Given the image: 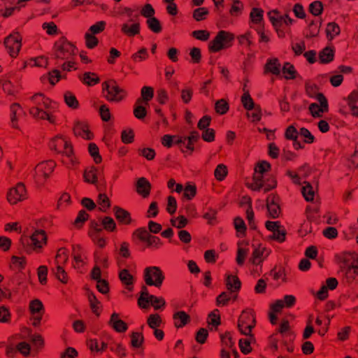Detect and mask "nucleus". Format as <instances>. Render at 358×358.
<instances>
[{
	"label": "nucleus",
	"instance_id": "f257e3e1",
	"mask_svg": "<svg viewBox=\"0 0 358 358\" xmlns=\"http://www.w3.org/2000/svg\"><path fill=\"white\" fill-rule=\"evenodd\" d=\"M29 114L36 120H48L50 123L55 122V117L51 115L48 110L51 106V101L43 94L37 93L33 95L29 101Z\"/></svg>",
	"mask_w": 358,
	"mask_h": 358
},
{
	"label": "nucleus",
	"instance_id": "f03ea898",
	"mask_svg": "<svg viewBox=\"0 0 358 358\" xmlns=\"http://www.w3.org/2000/svg\"><path fill=\"white\" fill-rule=\"evenodd\" d=\"M76 54V48L65 38H59L54 45V55L57 60L73 59Z\"/></svg>",
	"mask_w": 358,
	"mask_h": 358
},
{
	"label": "nucleus",
	"instance_id": "7ed1b4c3",
	"mask_svg": "<svg viewBox=\"0 0 358 358\" xmlns=\"http://www.w3.org/2000/svg\"><path fill=\"white\" fill-rule=\"evenodd\" d=\"M103 92H106L104 97L109 101L120 102L127 96V92L119 87L116 81L110 80L102 83Z\"/></svg>",
	"mask_w": 358,
	"mask_h": 358
},
{
	"label": "nucleus",
	"instance_id": "20e7f679",
	"mask_svg": "<svg viewBox=\"0 0 358 358\" xmlns=\"http://www.w3.org/2000/svg\"><path fill=\"white\" fill-rule=\"evenodd\" d=\"M28 199V193L24 183L18 182L10 188L6 194L7 201L10 205H17Z\"/></svg>",
	"mask_w": 358,
	"mask_h": 358
},
{
	"label": "nucleus",
	"instance_id": "39448f33",
	"mask_svg": "<svg viewBox=\"0 0 358 358\" xmlns=\"http://www.w3.org/2000/svg\"><path fill=\"white\" fill-rule=\"evenodd\" d=\"M233 40L234 36L232 34L225 31H220L215 38L210 42L209 50L212 52H216L222 49L227 48L231 45Z\"/></svg>",
	"mask_w": 358,
	"mask_h": 358
},
{
	"label": "nucleus",
	"instance_id": "423d86ee",
	"mask_svg": "<svg viewBox=\"0 0 358 358\" xmlns=\"http://www.w3.org/2000/svg\"><path fill=\"white\" fill-rule=\"evenodd\" d=\"M56 163L52 160L45 161L39 163L35 168V179L37 183L44 184L53 172Z\"/></svg>",
	"mask_w": 358,
	"mask_h": 358
},
{
	"label": "nucleus",
	"instance_id": "0eeeda50",
	"mask_svg": "<svg viewBox=\"0 0 358 358\" xmlns=\"http://www.w3.org/2000/svg\"><path fill=\"white\" fill-rule=\"evenodd\" d=\"M256 324L255 317L252 313L243 311L238 319V328L241 334L253 337L252 329Z\"/></svg>",
	"mask_w": 358,
	"mask_h": 358
},
{
	"label": "nucleus",
	"instance_id": "6e6552de",
	"mask_svg": "<svg viewBox=\"0 0 358 358\" xmlns=\"http://www.w3.org/2000/svg\"><path fill=\"white\" fill-rule=\"evenodd\" d=\"M164 280L162 270L157 266L148 267L144 271V280L146 285L159 287Z\"/></svg>",
	"mask_w": 358,
	"mask_h": 358
},
{
	"label": "nucleus",
	"instance_id": "1a4fd4ad",
	"mask_svg": "<svg viewBox=\"0 0 358 358\" xmlns=\"http://www.w3.org/2000/svg\"><path fill=\"white\" fill-rule=\"evenodd\" d=\"M22 37L18 33L10 34L4 40V45L12 57H16L22 46Z\"/></svg>",
	"mask_w": 358,
	"mask_h": 358
},
{
	"label": "nucleus",
	"instance_id": "9d476101",
	"mask_svg": "<svg viewBox=\"0 0 358 358\" xmlns=\"http://www.w3.org/2000/svg\"><path fill=\"white\" fill-rule=\"evenodd\" d=\"M317 99L320 103L319 106L317 103H313L309 106V110L313 117H320L321 113L325 112L328 108V103L326 97L322 93H317Z\"/></svg>",
	"mask_w": 358,
	"mask_h": 358
},
{
	"label": "nucleus",
	"instance_id": "9b49d317",
	"mask_svg": "<svg viewBox=\"0 0 358 358\" xmlns=\"http://www.w3.org/2000/svg\"><path fill=\"white\" fill-rule=\"evenodd\" d=\"M33 249L36 252H41L43 247L47 243V235L44 230H37L31 236Z\"/></svg>",
	"mask_w": 358,
	"mask_h": 358
},
{
	"label": "nucleus",
	"instance_id": "f8f14e48",
	"mask_svg": "<svg viewBox=\"0 0 358 358\" xmlns=\"http://www.w3.org/2000/svg\"><path fill=\"white\" fill-rule=\"evenodd\" d=\"M278 197L275 195L270 194L266 199V206L269 215L272 218L278 217L280 214V208L276 203Z\"/></svg>",
	"mask_w": 358,
	"mask_h": 358
},
{
	"label": "nucleus",
	"instance_id": "ddd939ff",
	"mask_svg": "<svg viewBox=\"0 0 358 358\" xmlns=\"http://www.w3.org/2000/svg\"><path fill=\"white\" fill-rule=\"evenodd\" d=\"M136 192L143 198H147L151 190V184L145 178H140L136 185Z\"/></svg>",
	"mask_w": 358,
	"mask_h": 358
},
{
	"label": "nucleus",
	"instance_id": "4468645a",
	"mask_svg": "<svg viewBox=\"0 0 358 358\" xmlns=\"http://www.w3.org/2000/svg\"><path fill=\"white\" fill-rule=\"evenodd\" d=\"M108 324L120 333L125 332L128 328L127 323L119 319V315L116 313L111 315Z\"/></svg>",
	"mask_w": 358,
	"mask_h": 358
},
{
	"label": "nucleus",
	"instance_id": "2eb2a0df",
	"mask_svg": "<svg viewBox=\"0 0 358 358\" xmlns=\"http://www.w3.org/2000/svg\"><path fill=\"white\" fill-rule=\"evenodd\" d=\"M268 252L265 247L259 245L252 252L250 262L255 265L262 263L264 259L268 255Z\"/></svg>",
	"mask_w": 358,
	"mask_h": 358
},
{
	"label": "nucleus",
	"instance_id": "dca6fc26",
	"mask_svg": "<svg viewBox=\"0 0 358 358\" xmlns=\"http://www.w3.org/2000/svg\"><path fill=\"white\" fill-rule=\"evenodd\" d=\"M73 132L76 136L90 140L92 138V134L90 131L88 125L84 122H77L73 127Z\"/></svg>",
	"mask_w": 358,
	"mask_h": 358
},
{
	"label": "nucleus",
	"instance_id": "f3484780",
	"mask_svg": "<svg viewBox=\"0 0 358 358\" xmlns=\"http://www.w3.org/2000/svg\"><path fill=\"white\" fill-rule=\"evenodd\" d=\"M121 31L128 37H134L140 33V23L135 22L132 24L123 23L121 26Z\"/></svg>",
	"mask_w": 358,
	"mask_h": 358
},
{
	"label": "nucleus",
	"instance_id": "a211bd4d",
	"mask_svg": "<svg viewBox=\"0 0 358 358\" xmlns=\"http://www.w3.org/2000/svg\"><path fill=\"white\" fill-rule=\"evenodd\" d=\"M173 319L176 328H182L190 322V316L182 310L175 313Z\"/></svg>",
	"mask_w": 358,
	"mask_h": 358
},
{
	"label": "nucleus",
	"instance_id": "6ab92c4d",
	"mask_svg": "<svg viewBox=\"0 0 358 358\" xmlns=\"http://www.w3.org/2000/svg\"><path fill=\"white\" fill-rule=\"evenodd\" d=\"M227 289L231 292H236L239 291L241 282L236 275H228L225 280Z\"/></svg>",
	"mask_w": 358,
	"mask_h": 358
},
{
	"label": "nucleus",
	"instance_id": "aec40b11",
	"mask_svg": "<svg viewBox=\"0 0 358 358\" xmlns=\"http://www.w3.org/2000/svg\"><path fill=\"white\" fill-rule=\"evenodd\" d=\"M116 219L122 224H129L131 222L130 213L126 210L115 206L113 208Z\"/></svg>",
	"mask_w": 358,
	"mask_h": 358
},
{
	"label": "nucleus",
	"instance_id": "412c9836",
	"mask_svg": "<svg viewBox=\"0 0 358 358\" xmlns=\"http://www.w3.org/2000/svg\"><path fill=\"white\" fill-rule=\"evenodd\" d=\"M281 65L277 58L268 59L264 66V73H271L273 75H279Z\"/></svg>",
	"mask_w": 358,
	"mask_h": 358
},
{
	"label": "nucleus",
	"instance_id": "4be33fe9",
	"mask_svg": "<svg viewBox=\"0 0 358 358\" xmlns=\"http://www.w3.org/2000/svg\"><path fill=\"white\" fill-rule=\"evenodd\" d=\"M119 278L121 282L127 286L129 290H131L134 278L127 269L122 270L119 273Z\"/></svg>",
	"mask_w": 358,
	"mask_h": 358
},
{
	"label": "nucleus",
	"instance_id": "5701e85b",
	"mask_svg": "<svg viewBox=\"0 0 358 358\" xmlns=\"http://www.w3.org/2000/svg\"><path fill=\"white\" fill-rule=\"evenodd\" d=\"M97 169L94 166H91L84 172L85 181L91 183L96 184L97 182Z\"/></svg>",
	"mask_w": 358,
	"mask_h": 358
},
{
	"label": "nucleus",
	"instance_id": "b1692460",
	"mask_svg": "<svg viewBox=\"0 0 358 358\" xmlns=\"http://www.w3.org/2000/svg\"><path fill=\"white\" fill-rule=\"evenodd\" d=\"M21 110V107L18 103H13L10 106V112H11V124L12 127L14 129L20 130V126L18 124V119H17V112Z\"/></svg>",
	"mask_w": 358,
	"mask_h": 358
},
{
	"label": "nucleus",
	"instance_id": "393cba45",
	"mask_svg": "<svg viewBox=\"0 0 358 358\" xmlns=\"http://www.w3.org/2000/svg\"><path fill=\"white\" fill-rule=\"evenodd\" d=\"M83 83L87 85H94L99 83L100 79L95 73L86 72L81 78Z\"/></svg>",
	"mask_w": 358,
	"mask_h": 358
},
{
	"label": "nucleus",
	"instance_id": "a878e982",
	"mask_svg": "<svg viewBox=\"0 0 358 358\" xmlns=\"http://www.w3.org/2000/svg\"><path fill=\"white\" fill-rule=\"evenodd\" d=\"M131 345L134 348H140L144 342V336L142 333L132 332L131 336Z\"/></svg>",
	"mask_w": 358,
	"mask_h": 358
},
{
	"label": "nucleus",
	"instance_id": "bb28decb",
	"mask_svg": "<svg viewBox=\"0 0 358 358\" xmlns=\"http://www.w3.org/2000/svg\"><path fill=\"white\" fill-rule=\"evenodd\" d=\"M353 258V255L352 254L346 253L343 254L341 257V262L343 265L341 266V268H347L348 269H354V272L355 273H358V266L357 265H354L353 264H350L348 262L351 259Z\"/></svg>",
	"mask_w": 358,
	"mask_h": 358
},
{
	"label": "nucleus",
	"instance_id": "cd10ccee",
	"mask_svg": "<svg viewBox=\"0 0 358 358\" xmlns=\"http://www.w3.org/2000/svg\"><path fill=\"white\" fill-rule=\"evenodd\" d=\"M334 56V50L329 48H325L320 52L319 59L321 63L325 64L331 62Z\"/></svg>",
	"mask_w": 358,
	"mask_h": 358
},
{
	"label": "nucleus",
	"instance_id": "c85d7f7f",
	"mask_svg": "<svg viewBox=\"0 0 358 358\" xmlns=\"http://www.w3.org/2000/svg\"><path fill=\"white\" fill-rule=\"evenodd\" d=\"M146 23L148 28L155 34H158L162 30V27L159 20L155 17L148 19Z\"/></svg>",
	"mask_w": 358,
	"mask_h": 358
},
{
	"label": "nucleus",
	"instance_id": "c756f323",
	"mask_svg": "<svg viewBox=\"0 0 358 358\" xmlns=\"http://www.w3.org/2000/svg\"><path fill=\"white\" fill-rule=\"evenodd\" d=\"M282 71L286 79L289 80L294 79L296 78V71L294 66L290 63H285Z\"/></svg>",
	"mask_w": 358,
	"mask_h": 358
},
{
	"label": "nucleus",
	"instance_id": "7c9ffc66",
	"mask_svg": "<svg viewBox=\"0 0 358 358\" xmlns=\"http://www.w3.org/2000/svg\"><path fill=\"white\" fill-rule=\"evenodd\" d=\"M88 300L92 312L96 316H99L100 315V301L96 299V296L93 293H90L88 294Z\"/></svg>",
	"mask_w": 358,
	"mask_h": 358
},
{
	"label": "nucleus",
	"instance_id": "2f4dec72",
	"mask_svg": "<svg viewBox=\"0 0 358 358\" xmlns=\"http://www.w3.org/2000/svg\"><path fill=\"white\" fill-rule=\"evenodd\" d=\"M87 345L89 348L93 351L95 350L96 352H103L107 348V343L104 342H101L99 345L98 341L96 339H91L87 342Z\"/></svg>",
	"mask_w": 358,
	"mask_h": 358
},
{
	"label": "nucleus",
	"instance_id": "473e14b6",
	"mask_svg": "<svg viewBox=\"0 0 358 358\" xmlns=\"http://www.w3.org/2000/svg\"><path fill=\"white\" fill-rule=\"evenodd\" d=\"M68 253L65 248H60L58 250L55 257V262L57 266H62L68 260Z\"/></svg>",
	"mask_w": 358,
	"mask_h": 358
},
{
	"label": "nucleus",
	"instance_id": "72a5a7b5",
	"mask_svg": "<svg viewBox=\"0 0 358 358\" xmlns=\"http://www.w3.org/2000/svg\"><path fill=\"white\" fill-rule=\"evenodd\" d=\"M97 203L99 210L103 212H106L110 206V199L105 194H99Z\"/></svg>",
	"mask_w": 358,
	"mask_h": 358
},
{
	"label": "nucleus",
	"instance_id": "f704fd0d",
	"mask_svg": "<svg viewBox=\"0 0 358 358\" xmlns=\"http://www.w3.org/2000/svg\"><path fill=\"white\" fill-rule=\"evenodd\" d=\"M101 231H102V228L99 222L95 220L91 221L88 234L93 241H95V238H97V235Z\"/></svg>",
	"mask_w": 358,
	"mask_h": 358
},
{
	"label": "nucleus",
	"instance_id": "c9c22d12",
	"mask_svg": "<svg viewBox=\"0 0 358 358\" xmlns=\"http://www.w3.org/2000/svg\"><path fill=\"white\" fill-rule=\"evenodd\" d=\"M326 32L327 37L331 40L334 36L340 34V27L335 22H330L327 24Z\"/></svg>",
	"mask_w": 358,
	"mask_h": 358
},
{
	"label": "nucleus",
	"instance_id": "e433bc0d",
	"mask_svg": "<svg viewBox=\"0 0 358 358\" xmlns=\"http://www.w3.org/2000/svg\"><path fill=\"white\" fill-rule=\"evenodd\" d=\"M88 150L90 154L93 157L94 162L96 164H100L102 158L99 155V148L97 145L95 143H91L89 144Z\"/></svg>",
	"mask_w": 358,
	"mask_h": 358
},
{
	"label": "nucleus",
	"instance_id": "4c0bfd02",
	"mask_svg": "<svg viewBox=\"0 0 358 358\" xmlns=\"http://www.w3.org/2000/svg\"><path fill=\"white\" fill-rule=\"evenodd\" d=\"M162 322V318L158 314H151L147 320V323L151 329H156L159 327Z\"/></svg>",
	"mask_w": 358,
	"mask_h": 358
},
{
	"label": "nucleus",
	"instance_id": "58836bf2",
	"mask_svg": "<svg viewBox=\"0 0 358 358\" xmlns=\"http://www.w3.org/2000/svg\"><path fill=\"white\" fill-rule=\"evenodd\" d=\"M208 13V10L206 8L201 7L193 11L192 16L196 21L199 22L205 20Z\"/></svg>",
	"mask_w": 358,
	"mask_h": 358
},
{
	"label": "nucleus",
	"instance_id": "ea45409f",
	"mask_svg": "<svg viewBox=\"0 0 358 358\" xmlns=\"http://www.w3.org/2000/svg\"><path fill=\"white\" fill-rule=\"evenodd\" d=\"M241 102L243 107L248 110H251L255 106L248 91L245 92L243 94Z\"/></svg>",
	"mask_w": 358,
	"mask_h": 358
},
{
	"label": "nucleus",
	"instance_id": "a19ab883",
	"mask_svg": "<svg viewBox=\"0 0 358 358\" xmlns=\"http://www.w3.org/2000/svg\"><path fill=\"white\" fill-rule=\"evenodd\" d=\"M68 142L61 137H55L52 141V148L56 151L61 152L65 146H66Z\"/></svg>",
	"mask_w": 358,
	"mask_h": 358
},
{
	"label": "nucleus",
	"instance_id": "79ce46f5",
	"mask_svg": "<svg viewBox=\"0 0 358 358\" xmlns=\"http://www.w3.org/2000/svg\"><path fill=\"white\" fill-rule=\"evenodd\" d=\"M215 109L216 113L224 115L229 110V104L226 100L220 99L215 103Z\"/></svg>",
	"mask_w": 358,
	"mask_h": 358
},
{
	"label": "nucleus",
	"instance_id": "37998d69",
	"mask_svg": "<svg viewBox=\"0 0 358 358\" xmlns=\"http://www.w3.org/2000/svg\"><path fill=\"white\" fill-rule=\"evenodd\" d=\"M65 103L72 108H77L78 107V101L76 97L70 92H66L64 94Z\"/></svg>",
	"mask_w": 358,
	"mask_h": 358
},
{
	"label": "nucleus",
	"instance_id": "c03bdc74",
	"mask_svg": "<svg viewBox=\"0 0 358 358\" xmlns=\"http://www.w3.org/2000/svg\"><path fill=\"white\" fill-rule=\"evenodd\" d=\"M141 102V99H138L136 101V104L138 106H136L134 110V116L138 119H143L147 114L145 108L140 105Z\"/></svg>",
	"mask_w": 358,
	"mask_h": 358
},
{
	"label": "nucleus",
	"instance_id": "a18cd8bd",
	"mask_svg": "<svg viewBox=\"0 0 358 358\" xmlns=\"http://www.w3.org/2000/svg\"><path fill=\"white\" fill-rule=\"evenodd\" d=\"M141 100L145 102H148L154 96V90L151 87L144 86L141 89Z\"/></svg>",
	"mask_w": 358,
	"mask_h": 358
},
{
	"label": "nucleus",
	"instance_id": "49530a36",
	"mask_svg": "<svg viewBox=\"0 0 358 358\" xmlns=\"http://www.w3.org/2000/svg\"><path fill=\"white\" fill-rule=\"evenodd\" d=\"M227 174V166L224 164H219L214 172L215 177L217 180H222Z\"/></svg>",
	"mask_w": 358,
	"mask_h": 358
},
{
	"label": "nucleus",
	"instance_id": "de8ad7c7",
	"mask_svg": "<svg viewBox=\"0 0 358 358\" xmlns=\"http://www.w3.org/2000/svg\"><path fill=\"white\" fill-rule=\"evenodd\" d=\"M86 46L88 48H94L98 45V38L90 32H87L85 35Z\"/></svg>",
	"mask_w": 358,
	"mask_h": 358
},
{
	"label": "nucleus",
	"instance_id": "09e8293b",
	"mask_svg": "<svg viewBox=\"0 0 358 358\" xmlns=\"http://www.w3.org/2000/svg\"><path fill=\"white\" fill-rule=\"evenodd\" d=\"M243 9V4L239 0H233V5L229 13L233 16L239 15Z\"/></svg>",
	"mask_w": 358,
	"mask_h": 358
},
{
	"label": "nucleus",
	"instance_id": "8fccbe9b",
	"mask_svg": "<svg viewBox=\"0 0 358 358\" xmlns=\"http://www.w3.org/2000/svg\"><path fill=\"white\" fill-rule=\"evenodd\" d=\"M102 225L106 231H114L116 229V224L110 217H105L102 220Z\"/></svg>",
	"mask_w": 358,
	"mask_h": 358
},
{
	"label": "nucleus",
	"instance_id": "3c124183",
	"mask_svg": "<svg viewBox=\"0 0 358 358\" xmlns=\"http://www.w3.org/2000/svg\"><path fill=\"white\" fill-rule=\"evenodd\" d=\"M301 192L306 201H310L313 200L314 191L313 187L309 183H307L306 186L302 187Z\"/></svg>",
	"mask_w": 358,
	"mask_h": 358
},
{
	"label": "nucleus",
	"instance_id": "603ef678",
	"mask_svg": "<svg viewBox=\"0 0 358 358\" xmlns=\"http://www.w3.org/2000/svg\"><path fill=\"white\" fill-rule=\"evenodd\" d=\"M248 249L243 248L240 245L238 246L236 257V262L238 265L241 266L243 264L245 259L248 255Z\"/></svg>",
	"mask_w": 358,
	"mask_h": 358
},
{
	"label": "nucleus",
	"instance_id": "864d4df0",
	"mask_svg": "<svg viewBox=\"0 0 358 358\" xmlns=\"http://www.w3.org/2000/svg\"><path fill=\"white\" fill-rule=\"evenodd\" d=\"M285 236L286 231L282 227H280V228H278L277 230L273 231V235L270 236V238L282 243L285 240Z\"/></svg>",
	"mask_w": 358,
	"mask_h": 358
},
{
	"label": "nucleus",
	"instance_id": "5fc2aeb1",
	"mask_svg": "<svg viewBox=\"0 0 358 358\" xmlns=\"http://www.w3.org/2000/svg\"><path fill=\"white\" fill-rule=\"evenodd\" d=\"M149 298L150 303L155 310H158L161 307H164L166 304L165 300L163 298H158L154 295H150Z\"/></svg>",
	"mask_w": 358,
	"mask_h": 358
},
{
	"label": "nucleus",
	"instance_id": "6e6d98bb",
	"mask_svg": "<svg viewBox=\"0 0 358 358\" xmlns=\"http://www.w3.org/2000/svg\"><path fill=\"white\" fill-rule=\"evenodd\" d=\"M322 3L319 1L313 2L309 6V11L315 16L320 15L322 13Z\"/></svg>",
	"mask_w": 358,
	"mask_h": 358
},
{
	"label": "nucleus",
	"instance_id": "4d7b16f0",
	"mask_svg": "<svg viewBox=\"0 0 358 358\" xmlns=\"http://www.w3.org/2000/svg\"><path fill=\"white\" fill-rule=\"evenodd\" d=\"M105 27L106 22L99 21L90 27L89 32L93 35L99 34L105 29Z\"/></svg>",
	"mask_w": 358,
	"mask_h": 358
},
{
	"label": "nucleus",
	"instance_id": "13d9d810",
	"mask_svg": "<svg viewBox=\"0 0 358 358\" xmlns=\"http://www.w3.org/2000/svg\"><path fill=\"white\" fill-rule=\"evenodd\" d=\"M251 113H248L247 115L251 118L252 122H258L261 120L262 111L259 106H255Z\"/></svg>",
	"mask_w": 358,
	"mask_h": 358
},
{
	"label": "nucleus",
	"instance_id": "bf43d9fd",
	"mask_svg": "<svg viewBox=\"0 0 358 358\" xmlns=\"http://www.w3.org/2000/svg\"><path fill=\"white\" fill-rule=\"evenodd\" d=\"M38 278L39 282L42 285H45L47 282V275H48V268L45 266H40L38 268L37 271Z\"/></svg>",
	"mask_w": 358,
	"mask_h": 358
},
{
	"label": "nucleus",
	"instance_id": "052dcab7",
	"mask_svg": "<svg viewBox=\"0 0 358 358\" xmlns=\"http://www.w3.org/2000/svg\"><path fill=\"white\" fill-rule=\"evenodd\" d=\"M150 234L145 228H139L133 233V236L137 237L140 241L146 242Z\"/></svg>",
	"mask_w": 358,
	"mask_h": 358
},
{
	"label": "nucleus",
	"instance_id": "680f3d73",
	"mask_svg": "<svg viewBox=\"0 0 358 358\" xmlns=\"http://www.w3.org/2000/svg\"><path fill=\"white\" fill-rule=\"evenodd\" d=\"M232 293L223 292H222L216 299V303L217 306H225L227 304L229 301L231 299V294Z\"/></svg>",
	"mask_w": 358,
	"mask_h": 358
},
{
	"label": "nucleus",
	"instance_id": "e2e57ef3",
	"mask_svg": "<svg viewBox=\"0 0 358 358\" xmlns=\"http://www.w3.org/2000/svg\"><path fill=\"white\" fill-rule=\"evenodd\" d=\"M192 35L195 38L203 41H206L210 37V33L206 30L194 31Z\"/></svg>",
	"mask_w": 358,
	"mask_h": 358
},
{
	"label": "nucleus",
	"instance_id": "0e129e2a",
	"mask_svg": "<svg viewBox=\"0 0 358 358\" xmlns=\"http://www.w3.org/2000/svg\"><path fill=\"white\" fill-rule=\"evenodd\" d=\"M57 278L60 280L62 283L66 284L68 282L67 273L64 271L62 266H57V270L55 272Z\"/></svg>",
	"mask_w": 358,
	"mask_h": 358
},
{
	"label": "nucleus",
	"instance_id": "69168bd1",
	"mask_svg": "<svg viewBox=\"0 0 358 358\" xmlns=\"http://www.w3.org/2000/svg\"><path fill=\"white\" fill-rule=\"evenodd\" d=\"M89 215L85 210H80L74 221V225L78 227H82L83 224L88 219Z\"/></svg>",
	"mask_w": 358,
	"mask_h": 358
},
{
	"label": "nucleus",
	"instance_id": "338daca9",
	"mask_svg": "<svg viewBox=\"0 0 358 358\" xmlns=\"http://www.w3.org/2000/svg\"><path fill=\"white\" fill-rule=\"evenodd\" d=\"M141 14L148 19L154 17L155 10L151 4H145L141 10Z\"/></svg>",
	"mask_w": 358,
	"mask_h": 358
},
{
	"label": "nucleus",
	"instance_id": "774afa93",
	"mask_svg": "<svg viewBox=\"0 0 358 358\" xmlns=\"http://www.w3.org/2000/svg\"><path fill=\"white\" fill-rule=\"evenodd\" d=\"M78 355V353L75 348L69 347L61 354V358H76Z\"/></svg>",
	"mask_w": 358,
	"mask_h": 358
}]
</instances>
